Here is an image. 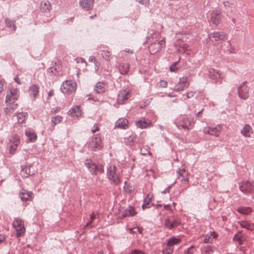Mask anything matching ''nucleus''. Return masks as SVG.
I'll return each mask as SVG.
<instances>
[{
  "label": "nucleus",
  "instance_id": "nucleus-21",
  "mask_svg": "<svg viewBox=\"0 0 254 254\" xmlns=\"http://www.w3.org/2000/svg\"><path fill=\"white\" fill-rule=\"evenodd\" d=\"M136 214L134 208L131 206H128L121 214L122 218L133 216Z\"/></svg>",
  "mask_w": 254,
  "mask_h": 254
},
{
  "label": "nucleus",
  "instance_id": "nucleus-63",
  "mask_svg": "<svg viewBox=\"0 0 254 254\" xmlns=\"http://www.w3.org/2000/svg\"><path fill=\"white\" fill-rule=\"evenodd\" d=\"M54 94V90H51L48 93V98L47 99L49 100L50 97H51Z\"/></svg>",
  "mask_w": 254,
  "mask_h": 254
},
{
  "label": "nucleus",
  "instance_id": "nucleus-45",
  "mask_svg": "<svg viewBox=\"0 0 254 254\" xmlns=\"http://www.w3.org/2000/svg\"><path fill=\"white\" fill-rule=\"evenodd\" d=\"M5 22L7 26H8L9 28H12L13 30H15L16 29V26L14 24L13 21H11L8 18H5Z\"/></svg>",
  "mask_w": 254,
  "mask_h": 254
},
{
  "label": "nucleus",
  "instance_id": "nucleus-44",
  "mask_svg": "<svg viewBox=\"0 0 254 254\" xmlns=\"http://www.w3.org/2000/svg\"><path fill=\"white\" fill-rule=\"evenodd\" d=\"M125 141L127 144L132 145L135 142V137L133 135L129 136L128 137L126 138Z\"/></svg>",
  "mask_w": 254,
  "mask_h": 254
},
{
  "label": "nucleus",
  "instance_id": "nucleus-35",
  "mask_svg": "<svg viewBox=\"0 0 254 254\" xmlns=\"http://www.w3.org/2000/svg\"><path fill=\"white\" fill-rule=\"evenodd\" d=\"M181 242V240L179 238L172 237L169 238L167 241V243L168 245L171 246L172 247H174L175 245L179 244Z\"/></svg>",
  "mask_w": 254,
  "mask_h": 254
},
{
  "label": "nucleus",
  "instance_id": "nucleus-54",
  "mask_svg": "<svg viewBox=\"0 0 254 254\" xmlns=\"http://www.w3.org/2000/svg\"><path fill=\"white\" fill-rule=\"evenodd\" d=\"M195 92L191 91H189V92H187L186 94V96L187 99H189V98L192 97L195 95Z\"/></svg>",
  "mask_w": 254,
  "mask_h": 254
},
{
  "label": "nucleus",
  "instance_id": "nucleus-52",
  "mask_svg": "<svg viewBox=\"0 0 254 254\" xmlns=\"http://www.w3.org/2000/svg\"><path fill=\"white\" fill-rule=\"evenodd\" d=\"M6 84L3 80L0 78V93L1 92L5 87Z\"/></svg>",
  "mask_w": 254,
  "mask_h": 254
},
{
  "label": "nucleus",
  "instance_id": "nucleus-31",
  "mask_svg": "<svg viewBox=\"0 0 254 254\" xmlns=\"http://www.w3.org/2000/svg\"><path fill=\"white\" fill-rule=\"evenodd\" d=\"M129 69V64L128 63H123L119 66V70L122 74H126L127 73Z\"/></svg>",
  "mask_w": 254,
  "mask_h": 254
},
{
  "label": "nucleus",
  "instance_id": "nucleus-58",
  "mask_svg": "<svg viewBox=\"0 0 254 254\" xmlns=\"http://www.w3.org/2000/svg\"><path fill=\"white\" fill-rule=\"evenodd\" d=\"M159 86L162 87H166L167 86V82L165 80H161L159 82Z\"/></svg>",
  "mask_w": 254,
  "mask_h": 254
},
{
  "label": "nucleus",
  "instance_id": "nucleus-55",
  "mask_svg": "<svg viewBox=\"0 0 254 254\" xmlns=\"http://www.w3.org/2000/svg\"><path fill=\"white\" fill-rule=\"evenodd\" d=\"M177 62L174 63L170 67V70L171 71H176L178 69V68L176 67V64H177Z\"/></svg>",
  "mask_w": 254,
  "mask_h": 254
},
{
  "label": "nucleus",
  "instance_id": "nucleus-16",
  "mask_svg": "<svg viewBox=\"0 0 254 254\" xmlns=\"http://www.w3.org/2000/svg\"><path fill=\"white\" fill-rule=\"evenodd\" d=\"M94 90L98 94L105 93L108 90L107 84L105 82H98L95 86Z\"/></svg>",
  "mask_w": 254,
  "mask_h": 254
},
{
  "label": "nucleus",
  "instance_id": "nucleus-46",
  "mask_svg": "<svg viewBox=\"0 0 254 254\" xmlns=\"http://www.w3.org/2000/svg\"><path fill=\"white\" fill-rule=\"evenodd\" d=\"M142 230H143V229L140 227H134L133 228L129 229V231L131 234H134V233H137L141 234Z\"/></svg>",
  "mask_w": 254,
  "mask_h": 254
},
{
  "label": "nucleus",
  "instance_id": "nucleus-33",
  "mask_svg": "<svg viewBox=\"0 0 254 254\" xmlns=\"http://www.w3.org/2000/svg\"><path fill=\"white\" fill-rule=\"evenodd\" d=\"M25 135L28 137V140L30 142H34L37 139L36 134L30 130L25 131Z\"/></svg>",
  "mask_w": 254,
  "mask_h": 254
},
{
  "label": "nucleus",
  "instance_id": "nucleus-36",
  "mask_svg": "<svg viewBox=\"0 0 254 254\" xmlns=\"http://www.w3.org/2000/svg\"><path fill=\"white\" fill-rule=\"evenodd\" d=\"M30 166L22 167L21 175L24 178H27L30 175Z\"/></svg>",
  "mask_w": 254,
  "mask_h": 254
},
{
  "label": "nucleus",
  "instance_id": "nucleus-29",
  "mask_svg": "<svg viewBox=\"0 0 254 254\" xmlns=\"http://www.w3.org/2000/svg\"><path fill=\"white\" fill-rule=\"evenodd\" d=\"M211 135L218 137L222 130V127L220 125H217L215 127H210Z\"/></svg>",
  "mask_w": 254,
  "mask_h": 254
},
{
  "label": "nucleus",
  "instance_id": "nucleus-32",
  "mask_svg": "<svg viewBox=\"0 0 254 254\" xmlns=\"http://www.w3.org/2000/svg\"><path fill=\"white\" fill-rule=\"evenodd\" d=\"M40 9L43 12L50 11L51 5L48 1H42L41 3Z\"/></svg>",
  "mask_w": 254,
  "mask_h": 254
},
{
  "label": "nucleus",
  "instance_id": "nucleus-6",
  "mask_svg": "<svg viewBox=\"0 0 254 254\" xmlns=\"http://www.w3.org/2000/svg\"><path fill=\"white\" fill-rule=\"evenodd\" d=\"M190 86V82L186 76L180 77L178 81L175 83L173 90L176 92L183 91L188 88Z\"/></svg>",
  "mask_w": 254,
  "mask_h": 254
},
{
  "label": "nucleus",
  "instance_id": "nucleus-37",
  "mask_svg": "<svg viewBox=\"0 0 254 254\" xmlns=\"http://www.w3.org/2000/svg\"><path fill=\"white\" fill-rule=\"evenodd\" d=\"M240 225L242 227L245 228L249 230H253L254 229V223H250L247 221H241L240 222Z\"/></svg>",
  "mask_w": 254,
  "mask_h": 254
},
{
  "label": "nucleus",
  "instance_id": "nucleus-38",
  "mask_svg": "<svg viewBox=\"0 0 254 254\" xmlns=\"http://www.w3.org/2000/svg\"><path fill=\"white\" fill-rule=\"evenodd\" d=\"M9 141L14 145L18 146L20 143V137L17 134H14L11 136Z\"/></svg>",
  "mask_w": 254,
  "mask_h": 254
},
{
  "label": "nucleus",
  "instance_id": "nucleus-15",
  "mask_svg": "<svg viewBox=\"0 0 254 254\" xmlns=\"http://www.w3.org/2000/svg\"><path fill=\"white\" fill-rule=\"evenodd\" d=\"M94 0H79V6L85 10H89L93 6Z\"/></svg>",
  "mask_w": 254,
  "mask_h": 254
},
{
  "label": "nucleus",
  "instance_id": "nucleus-22",
  "mask_svg": "<svg viewBox=\"0 0 254 254\" xmlns=\"http://www.w3.org/2000/svg\"><path fill=\"white\" fill-rule=\"evenodd\" d=\"M82 114V112L79 106H76L68 111V115L73 117H78Z\"/></svg>",
  "mask_w": 254,
  "mask_h": 254
},
{
  "label": "nucleus",
  "instance_id": "nucleus-2",
  "mask_svg": "<svg viewBox=\"0 0 254 254\" xmlns=\"http://www.w3.org/2000/svg\"><path fill=\"white\" fill-rule=\"evenodd\" d=\"M84 165L92 175H97L104 172L103 166L96 164L90 159H87L84 161Z\"/></svg>",
  "mask_w": 254,
  "mask_h": 254
},
{
  "label": "nucleus",
  "instance_id": "nucleus-17",
  "mask_svg": "<svg viewBox=\"0 0 254 254\" xmlns=\"http://www.w3.org/2000/svg\"><path fill=\"white\" fill-rule=\"evenodd\" d=\"M220 21V12L218 10H213L211 13L210 22L215 25H217Z\"/></svg>",
  "mask_w": 254,
  "mask_h": 254
},
{
  "label": "nucleus",
  "instance_id": "nucleus-43",
  "mask_svg": "<svg viewBox=\"0 0 254 254\" xmlns=\"http://www.w3.org/2000/svg\"><path fill=\"white\" fill-rule=\"evenodd\" d=\"M174 251V247H172L171 246L168 245L167 243V245L166 248L162 250L163 254H172Z\"/></svg>",
  "mask_w": 254,
  "mask_h": 254
},
{
  "label": "nucleus",
  "instance_id": "nucleus-41",
  "mask_svg": "<svg viewBox=\"0 0 254 254\" xmlns=\"http://www.w3.org/2000/svg\"><path fill=\"white\" fill-rule=\"evenodd\" d=\"M233 241H236L238 242L239 244L240 245H242L243 243V237L241 235V232H239L237 234H236L233 237Z\"/></svg>",
  "mask_w": 254,
  "mask_h": 254
},
{
  "label": "nucleus",
  "instance_id": "nucleus-25",
  "mask_svg": "<svg viewBox=\"0 0 254 254\" xmlns=\"http://www.w3.org/2000/svg\"><path fill=\"white\" fill-rule=\"evenodd\" d=\"M217 236L218 235L215 232H211L205 235L203 242L205 243H212Z\"/></svg>",
  "mask_w": 254,
  "mask_h": 254
},
{
  "label": "nucleus",
  "instance_id": "nucleus-62",
  "mask_svg": "<svg viewBox=\"0 0 254 254\" xmlns=\"http://www.w3.org/2000/svg\"><path fill=\"white\" fill-rule=\"evenodd\" d=\"M182 177V178L181 179V182L183 183L187 184L189 183V180L188 177H185V176H184V177Z\"/></svg>",
  "mask_w": 254,
  "mask_h": 254
},
{
  "label": "nucleus",
  "instance_id": "nucleus-27",
  "mask_svg": "<svg viewBox=\"0 0 254 254\" xmlns=\"http://www.w3.org/2000/svg\"><path fill=\"white\" fill-rule=\"evenodd\" d=\"M153 197L152 193H148L145 198L144 199L143 203L142 205V208L143 209L145 208H148L151 207L150 203L152 201Z\"/></svg>",
  "mask_w": 254,
  "mask_h": 254
},
{
  "label": "nucleus",
  "instance_id": "nucleus-34",
  "mask_svg": "<svg viewBox=\"0 0 254 254\" xmlns=\"http://www.w3.org/2000/svg\"><path fill=\"white\" fill-rule=\"evenodd\" d=\"M237 211L244 215H249L252 212V209L250 207L242 206L237 208Z\"/></svg>",
  "mask_w": 254,
  "mask_h": 254
},
{
  "label": "nucleus",
  "instance_id": "nucleus-26",
  "mask_svg": "<svg viewBox=\"0 0 254 254\" xmlns=\"http://www.w3.org/2000/svg\"><path fill=\"white\" fill-rule=\"evenodd\" d=\"M208 76L211 79L216 80L220 78L221 74L217 70L211 68L209 70Z\"/></svg>",
  "mask_w": 254,
  "mask_h": 254
},
{
  "label": "nucleus",
  "instance_id": "nucleus-56",
  "mask_svg": "<svg viewBox=\"0 0 254 254\" xmlns=\"http://www.w3.org/2000/svg\"><path fill=\"white\" fill-rule=\"evenodd\" d=\"M95 215L92 213L90 215V221L86 224V227H88L90 225V224L92 222V221L95 219Z\"/></svg>",
  "mask_w": 254,
  "mask_h": 254
},
{
  "label": "nucleus",
  "instance_id": "nucleus-48",
  "mask_svg": "<svg viewBox=\"0 0 254 254\" xmlns=\"http://www.w3.org/2000/svg\"><path fill=\"white\" fill-rule=\"evenodd\" d=\"M177 176L178 178H179L180 177H184V176H185L187 173H186V171L185 169L182 168V169H179V170L177 171Z\"/></svg>",
  "mask_w": 254,
  "mask_h": 254
},
{
  "label": "nucleus",
  "instance_id": "nucleus-3",
  "mask_svg": "<svg viewBox=\"0 0 254 254\" xmlns=\"http://www.w3.org/2000/svg\"><path fill=\"white\" fill-rule=\"evenodd\" d=\"M76 83L72 80H66L61 85L62 92L66 95H70L74 93L76 88Z\"/></svg>",
  "mask_w": 254,
  "mask_h": 254
},
{
  "label": "nucleus",
  "instance_id": "nucleus-40",
  "mask_svg": "<svg viewBox=\"0 0 254 254\" xmlns=\"http://www.w3.org/2000/svg\"><path fill=\"white\" fill-rule=\"evenodd\" d=\"M63 120V118L59 115L52 117L51 118L52 126H55L57 124L60 123Z\"/></svg>",
  "mask_w": 254,
  "mask_h": 254
},
{
  "label": "nucleus",
  "instance_id": "nucleus-24",
  "mask_svg": "<svg viewBox=\"0 0 254 254\" xmlns=\"http://www.w3.org/2000/svg\"><path fill=\"white\" fill-rule=\"evenodd\" d=\"M115 126L118 128L126 129L128 127V121L125 118H121L116 122Z\"/></svg>",
  "mask_w": 254,
  "mask_h": 254
},
{
  "label": "nucleus",
  "instance_id": "nucleus-7",
  "mask_svg": "<svg viewBox=\"0 0 254 254\" xmlns=\"http://www.w3.org/2000/svg\"><path fill=\"white\" fill-rule=\"evenodd\" d=\"M117 170L115 166H110L108 168L107 172L108 178L116 185L120 182L119 173L117 172Z\"/></svg>",
  "mask_w": 254,
  "mask_h": 254
},
{
  "label": "nucleus",
  "instance_id": "nucleus-8",
  "mask_svg": "<svg viewBox=\"0 0 254 254\" xmlns=\"http://www.w3.org/2000/svg\"><path fill=\"white\" fill-rule=\"evenodd\" d=\"M12 226L16 230L17 237L24 235L25 232V228L24 226V222L22 219L19 218H15L12 222Z\"/></svg>",
  "mask_w": 254,
  "mask_h": 254
},
{
  "label": "nucleus",
  "instance_id": "nucleus-10",
  "mask_svg": "<svg viewBox=\"0 0 254 254\" xmlns=\"http://www.w3.org/2000/svg\"><path fill=\"white\" fill-rule=\"evenodd\" d=\"M239 189L244 193H252L254 191V182L243 181L239 183Z\"/></svg>",
  "mask_w": 254,
  "mask_h": 254
},
{
  "label": "nucleus",
  "instance_id": "nucleus-28",
  "mask_svg": "<svg viewBox=\"0 0 254 254\" xmlns=\"http://www.w3.org/2000/svg\"><path fill=\"white\" fill-rule=\"evenodd\" d=\"M39 86L36 84H32L29 88V94L30 96L33 97L34 98H36L37 95L39 93Z\"/></svg>",
  "mask_w": 254,
  "mask_h": 254
},
{
  "label": "nucleus",
  "instance_id": "nucleus-39",
  "mask_svg": "<svg viewBox=\"0 0 254 254\" xmlns=\"http://www.w3.org/2000/svg\"><path fill=\"white\" fill-rule=\"evenodd\" d=\"M101 56L106 61H110L112 58L111 56V53L108 50L101 51Z\"/></svg>",
  "mask_w": 254,
  "mask_h": 254
},
{
  "label": "nucleus",
  "instance_id": "nucleus-42",
  "mask_svg": "<svg viewBox=\"0 0 254 254\" xmlns=\"http://www.w3.org/2000/svg\"><path fill=\"white\" fill-rule=\"evenodd\" d=\"M214 247L207 245L203 248V251L205 254H212L214 252Z\"/></svg>",
  "mask_w": 254,
  "mask_h": 254
},
{
  "label": "nucleus",
  "instance_id": "nucleus-18",
  "mask_svg": "<svg viewBox=\"0 0 254 254\" xmlns=\"http://www.w3.org/2000/svg\"><path fill=\"white\" fill-rule=\"evenodd\" d=\"M129 91L126 90L121 91L118 96L117 102L118 103L120 104H124L125 101L129 98Z\"/></svg>",
  "mask_w": 254,
  "mask_h": 254
},
{
  "label": "nucleus",
  "instance_id": "nucleus-51",
  "mask_svg": "<svg viewBox=\"0 0 254 254\" xmlns=\"http://www.w3.org/2000/svg\"><path fill=\"white\" fill-rule=\"evenodd\" d=\"M138 2L146 7H148L149 4V0H139Z\"/></svg>",
  "mask_w": 254,
  "mask_h": 254
},
{
  "label": "nucleus",
  "instance_id": "nucleus-19",
  "mask_svg": "<svg viewBox=\"0 0 254 254\" xmlns=\"http://www.w3.org/2000/svg\"><path fill=\"white\" fill-rule=\"evenodd\" d=\"M253 133V129L249 124H246L241 130V133L245 137H251Z\"/></svg>",
  "mask_w": 254,
  "mask_h": 254
},
{
  "label": "nucleus",
  "instance_id": "nucleus-47",
  "mask_svg": "<svg viewBox=\"0 0 254 254\" xmlns=\"http://www.w3.org/2000/svg\"><path fill=\"white\" fill-rule=\"evenodd\" d=\"M195 250V247L193 245L190 246L187 250L184 251V254H194Z\"/></svg>",
  "mask_w": 254,
  "mask_h": 254
},
{
  "label": "nucleus",
  "instance_id": "nucleus-57",
  "mask_svg": "<svg viewBox=\"0 0 254 254\" xmlns=\"http://www.w3.org/2000/svg\"><path fill=\"white\" fill-rule=\"evenodd\" d=\"M203 133L206 134L211 135V130L210 129V127H206L203 129Z\"/></svg>",
  "mask_w": 254,
  "mask_h": 254
},
{
  "label": "nucleus",
  "instance_id": "nucleus-20",
  "mask_svg": "<svg viewBox=\"0 0 254 254\" xmlns=\"http://www.w3.org/2000/svg\"><path fill=\"white\" fill-rule=\"evenodd\" d=\"M32 192L25 190H22L19 192V196L22 201H27L32 198Z\"/></svg>",
  "mask_w": 254,
  "mask_h": 254
},
{
  "label": "nucleus",
  "instance_id": "nucleus-59",
  "mask_svg": "<svg viewBox=\"0 0 254 254\" xmlns=\"http://www.w3.org/2000/svg\"><path fill=\"white\" fill-rule=\"evenodd\" d=\"M131 187L129 186L128 185H127L126 182H125V185L124 186V189L127 192H129L132 190Z\"/></svg>",
  "mask_w": 254,
  "mask_h": 254
},
{
  "label": "nucleus",
  "instance_id": "nucleus-61",
  "mask_svg": "<svg viewBox=\"0 0 254 254\" xmlns=\"http://www.w3.org/2000/svg\"><path fill=\"white\" fill-rule=\"evenodd\" d=\"M176 181H175L173 184H172L171 185L168 186L166 189H165V190L162 191L163 193H166V192H169L170 191V189L172 188V186L174 185L175 184H176Z\"/></svg>",
  "mask_w": 254,
  "mask_h": 254
},
{
  "label": "nucleus",
  "instance_id": "nucleus-53",
  "mask_svg": "<svg viewBox=\"0 0 254 254\" xmlns=\"http://www.w3.org/2000/svg\"><path fill=\"white\" fill-rule=\"evenodd\" d=\"M128 254H145V253L142 251L134 249Z\"/></svg>",
  "mask_w": 254,
  "mask_h": 254
},
{
  "label": "nucleus",
  "instance_id": "nucleus-23",
  "mask_svg": "<svg viewBox=\"0 0 254 254\" xmlns=\"http://www.w3.org/2000/svg\"><path fill=\"white\" fill-rule=\"evenodd\" d=\"M7 105L6 107L4 108V111L5 113L9 114L12 112L13 110L17 108L18 104L15 103V101H12L9 102H5Z\"/></svg>",
  "mask_w": 254,
  "mask_h": 254
},
{
  "label": "nucleus",
  "instance_id": "nucleus-49",
  "mask_svg": "<svg viewBox=\"0 0 254 254\" xmlns=\"http://www.w3.org/2000/svg\"><path fill=\"white\" fill-rule=\"evenodd\" d=\"M48 71L49 72L56 74L59 72V70L56 67H51L48 69Z\"/></svg>",
  "mask_w": 254,
  "mask_h": 254
},
{
  "label": "nucleus",
  "instance_id": "nucleus-64",
  "mask_svg": "<svg viewBox=\"0 0 254 254\" xmlns=\"http://www.w3.org/2000/svg\"><path fill=\"white\" fill-rule=\"evenodd\" d=\"M99 130V127L97 125H95L93 127V128L92 129V132L93 133L95 132L96 131Z\"/></svg>",
  "mask_w": 254,
  "mask_h": 254
},
{
  "label": "nucleus",
  "instance_id": "nucleus-1",
  "mask_svg": "<svg viewBox=\"0 0 254 254\" xmlns=\"http://www.w3.org/2000/svg\"><path fill=\"white\" fill-rule=\"evenodd\" d=\"M147 42L150 44L149 49L151 54H155L159 52L165 46L166 42L162 38L160 33L155 32L149 36Z\"/></svg>",
  "mask_w": 254,
  "mask_h": 254
},
{
  "label": "nucleus",
  "instance_id": "nucleus-12",
  "mask_svg": "<svg viewBox=\"0 0 254 254\" xmlns=\"http://www.w3.org/2000/svg\"><path fill=\"white\" fill-rule=\"evenodd\" d=\"M19 96V91L17 88H9L8 89L5 97V102L16 101Z\"/></svg>",
  "mask_w": 254,
  "mask_h": 254
},
{
  "label": "nucleus",
  "instance_id": "nucleus-9",
  "mask_svg": "<svg viewBox=\"0 0 254 254\" xmlns=\"http://www.w3.org/2000/svg\"><path fill=\"white\" fill-rule=\"evenodd\" d=\"M193 119L191 118H184L182 119L177 124L178 127H181L185 129H190L194 125Z\"/></svg>",
  "mask_w": 254,
  "mask_h": 254
},
{
  "label": "nucleus",
  "instance_id": "nucleus-13",
  "mask_svg": "<svg viewBox=\"0 0 254 254\" xmlns=\"http://www.w3.org/2000/svg\"><path fill=\"white\" fill-rule=\"evenodd\" d=\"M210 39L213 38L215 41H225L227 39V35L222 31L213 32L209 34Z\"/></svg>",
  "mask_w": 254,
  "mask_h": 254
},
{
  "label": "nucleus",
  "instance_id": "nucleus-5",
  "mask_svg": "<svg viewBox=\"0 0 254 254\" xmlns=\"http://www.w3.org/2000/svg\"><path fill=\"white\" fill-rule=\"evenodd\" d=\"M247 81H244L238 87V95L241 99L245 100L249 97L250 87L247 85Z\"/></svg>",
  "mask_w": 254,
  "mask_h": 254
},
{
  "label": "nucleus",
  "instance_id": "nucleus-4",
  "mask_svg": "<svg viewBox=\"0 0 254 254\" xmlns=\"http://www.w3.org/2000/svg\"><path fill=\"white\" fill-rule=\"evenodd\" d=\"M88 147L91 150L94 151L102 149V142L99 134H96L91 138L89 142Z\"/></svg>",
  "mask_w": 254,
  "mask_h": 254
},
{
  "label": "nucleus",
  "instance_id": "nucleus-14",
  "mask_svg": "<svg viewBox=\"0 0 254 254\" xmlns=\"http://www.w3.org/2000/svg\"><path fill=\"white\" fill-rule=\"evenodd\" d=\"M135 125L138 127L143 129L151 127V122L149 120L141 118L135 122Z\"/></svg>",
  "mask_w": 254,
  "mask_h": 254
},
{
  "label": "nucleus",
  "instance_id": "nucleus-11",
  "mask_svg": "<svg viewBox=\"0 0 254 254\" xmlns=\"http://www.w3.org/2000/svg\"><path fill=\"white\" fill-rule=\"evenodd\" d=\"M181 223V221L179 219L171 216L165 218L164 226L165 228L171 230L179 225Z\"/></svg>",
  "mask_w": 254,
  "mask_h": 254
},
{
  "label": "nucleus",
  "instance_id": "nucleus-50",
  "mask_svg": "<svg viewBox=\"0 0 254 254\" xmlns=\"http://www.w3.org/2000/svg\"><path fill=\"white\" fill-rule=\"evenodd\" d=\"M17 146H18L14 145L13 144L10 145L9 148V153L11 154H14L16 150Z\"/></svg>",
  "mask_w": 254,
  "mask_h": 254
},
{
  "label": "nucleus",
  "instance_id": "nucleus-60",
  "mask_svg": "<svg viewBox=\"0 0 254 254\" xmlns=\"http://www.w3.org/2000/svg\"><path fill=\"white\" fill-rule=\"evenodd\" d=\"M77 63H83L85 64V65H86L87 63L85 60L82 58H77L76 59Z\"/></svg>",
  "mask_w": 254,
  "mask_h": 254
},
{
  "label": "nucleus",
  "instance_id": "nucleus-30",
  "mask_svg": "<svg viewBox=\"0 0 254 254\" xmlns=\"http://www.w3.org/2000/svg\"><path fill=\"white\" fill-rule=\"evenodd\" d=\"M15 116L17 117L18 123L21 124L23 123L27 119L28 114L25 112H21L19 113H15Z\"/></svg>",
  "mask_w": 254,
  "mask_h": 254
}]
</instances>
